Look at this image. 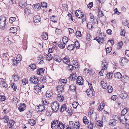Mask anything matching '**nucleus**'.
<instances>
[{"label":"nucleus","mask_w":129,"mask_h":129,"mask_svg":"<svg viewBox=\"0 0 129 129\" xmlns=\"http://www.w3.org/2000/svg\"><path fill=\"white\" fill-rule=\"evenodd\" d=\"M116 123V121L115 119H111L109 122V124L111 126H115Z\"/></svg>","instance_id":"obj_40"},{"label":"nucleus","mask_w":129,"mask_h":129,"mask_svg":"<svg viewBox=\"0 0 129 129\" xmlns=\"http://www.w3.org/2000/svg\"><path fill=\"white\" fill-rule=\"evenodd\" d=\"M59 104L57 102H55L51 104V107L52 110L54 112H56L59 109Z\"/></svg>","instance_id":"obj_3"},{"label":"nucleus","mask_w":129,"mask_h":129,"mask_svg":"<svg viewBox=\"0 0 129 129\" xmlns=\"http://www.w3.org/2000/svg\"><path fill=\"white\" fill-rule=\"evenodd\" d=\"M128 95L126 92H122L121 93L120 95V96L121 98L123 99H126Z\"/></svg>","instance_id":"obj_22"},{"label":"nucleus","mask_w":129,"mask_h":129,"mask_svg":"<svg viewBox=\"0 0 129 129\" xmlns=\"http://www.w3.org/2000/svg\"><path fill=\"white\" fill-rule=\"evenodd\" d=\"M50 20L54 22H56L57 21V18L54 15H53L50 18Z\"/></svg>","instance_id":"obj_28"},{"label":"nucleus","mask_w":129,"mask_h":129,"mask_svg":"<svg viewBox=\"0 0 129 129\" xmlns=\"http://www.w3.org/2000/svg\"><path fill=\"white\" fill-rule=\"evenodd\" d=\"M57 100L60 102H62L64 100V97L60 94H58L57 96Z\"/></svg>","instance_id":"obj_23"},{"label":"nucleus","mask_w":129,"mask_h":129,"mask_svg":"<svg viewBox=\"0 0 129 129\" xmlns=\"http://www.w3.org/2000/svg\"><path fill=\"white\" fill-rule=\"evenodd\" d=\"M90 21L94 23L95 24L96 23H98V20L97 18L96 17H94L92 14H90Z\"/></svg>","instance_id":"obj_11"},{"label":"nucleus","mask_w":129,"mask_h":129,"mask_svg":"<svg viewBox=\"0 0 129 129\" xmlns=\"http://www.w3.org/2000/svg\"><path fill=\"white\" fill-rule=\"evenodd\" d=\"M33 20L34 22L37 23L41 21V18L39 16L36 15L34 17Z\"/></svg>","instance_id":"obj_15"},{"label":"nucleus","mask_w":129,"mask_h":129,"mask_svg":"<svg viewBox=\"0 0 129 129\" xmlns=\"http://www.w3.org/2000/svg\"><path fill=\"white\" fill-rule=\"evenodd\" d=\"M0 79V81H1V87L2 88H7L8 87V85L4 81V79Z\"/></svg>","instance_id":"obj_13"},{"label":"nucleus","mask_w":129,"mask_h":129,"mask_svg":"<svg viewBox=\"0 0 129 129\" xmlns=\"http://www.w3.org/2000/svg\"><path fill=\"white\" fill-rule=\"evenodd\" d=\"M75 48L74 45L73 44H70L68 45L67 49L69 50H72L73 49Z\"/></svg>","instance_id":"obj_38"},{"label":"nucleus","mask_w":129,"mask_h":129,"mask_svg":"<svg viewBox=\"0 0 129 129\" xmlns=\"http://www.w3.org/2000/svg\"><path fill=\"white\" fill-rule=\"evenodd\" d=\"M36 87H37V88H34V89H35V90L34 91L36 92L37 91V90H38V89H41L42 88L44 87V85H43L42 84H38L36 86Z\"/></svg>","instance_id":"obj_21"},{"label":"nucleus","mask_w":129,"mask_h":129,"mask_svg":"<svg viewBox=\"0 0 129 129\" xmlns=\"http://www.w3.org/2000/svg\"><path fill=\"white\" fill-rule=\"evenodd\" d=\"M65 127L64 125L57 120H54L51 123V127L52 129H64Z\"/></svg>","instance_id":"obj_1"},{"label":"nucleus","mask_w":129,"mask_h":129,"mask_svg":"<svg viewBox=\"0 0 129 129\" xmlns=\"http://www.w3.org/2000/svg\"><path fill=\"white\" fill-rule=\"evenodd\" d=\"M61 30L58 28H57L55 30V33L57 35H59L61 34Z\"/></svg>","instance_id":"obj_64"},{"label":"nucleus","mask_w":129,"mask_h":129,"mask_svg":"<svg viewBox=\"0 0 129 129\" xmlns=\"http://www.w3.org/2000/svg\"><path fill=\"white\" fill-rule=\"evenodd\" d=\"M128 60L127 59L125 58H123L121 61L120 63V65L122 66H124L128 62Z\"/></svg>","instance_id":"obj_14"},{"label":"nucleus","mask_w":129,"mask_h":129,"mask_svg":"<svg viewBox=\"0 0 129 129\" xmlns=\"http://www.w3.org/2000/svg\"><path fill=\"white\" fill-rule=\"evenodd\" d=\"M76 35L77 37H80L82 36L81 32L80 31H77Z\"/></svg>","instance_id":"obj_61"},{"label":"nucleus","mask_w":129,"mask_h":129,"mask_svg":"<svg viewBox=\"0 0 129 129\" xmlns=\"http://www.w3.org/2000/svg\"><path fill=\"white\" fill-rule=\"evenodd\" d=\"M108 66V63L107 62L105 61H104L102 62V67L103 68L102 69L104 70H106L107 68V66Z\"/></svg>","instance_id":"obj_25"},{"label":"nucleus","mask_w":129,"mask_h":129,"mask_svg":"<svg viewBox=\"0 0 129 129\" xmlns=\"http://www.w3.org/2000/svg\"><path fill=\"white\" fill-rule=\"evenodd\" d=\"M42 38L44 40H46L48 39V34L46 32L43 33L42 36Z\"/></svg>","instance_id":"obj_44"},{"label":"nucleus","mask_w":129,"mask_h":129,"mask_svg":"<svg viewBox=\"0 0 129 129\" xmlns=\"http://www.w3.org/2000/svg\"><path fill=\"white\" fill-rule=\"evenodd\" d=\"M128 111V109L127 108H124L121 111L120 115L125 116L127 113L128 115L129 113H127Z\"/></svg>","instance_id":"obj_16"},{"label":"nucleus","mask_w":129,"mask_h":129,"mask_svg":"<svg viewBox=\"0 0 129 129\" xmlns=\"http://www.w3.org/2000/svg\"><path fill=\"white\" fill-rule=\"evenodd\" d=\"M31 9H30L29 7H28L24 9V13L26 14H29L31 12Z\"/></svg>","instance_id":"obj_31"},{"label":"nucleus","mask_w":129,"mask_h":129,"mask_svg":"<svg viewBox=\"0 0 129 129\" xmlns=\"http://www.w3.org/2000/svg\"><path fill=\"white\" fill-rule=\"evenodd\" d=\"M106 89L109 93H111L112 92L113 88L111 86L109 85L107 87Z\"/></svg>","instance_id":"obj_49"},{"label":"nucleus","mask_w":129,"mask_h":129,"mask_svg":"<svg viewBox=\"0 0 129 129\" xmlns=\"http://www.w3.org/2000/svg\"><path fill=\"white\" fill-rule=\"evenodd\" d=\"M75 14L76 16L78 18H81L83 17L82 13L81 11H78V12H76Z\"/></svg>","instance_id":"obj_18"},{"label":"nucleus","mask_w":129,"mask_h":129,"mask_svg":"<svg viewBox=\"0 0 129 129\" xmlns=\"http://www.w3.org/2000/svg\"><path fill=\"white\" fill-rule=\"evenodd\" d=\"M67 108L66 105L63 104L62 106L60 109V111L62 112L64 111H67Z\"/></svg>","instance_id":"obj_43"},{"label":"nucleus","mask_w":129,"mask_h":129,"mask_svg":"<svg viewBox=\"0 0 129 129\" xmlns=\"http://www.w3.org/2000/svg\"><path fill=\"white\" fill-rule=\"evenodd\" d=\"M67 81V80L66 79H61L59 80V82L62 85H63V84L66 83Z\"/></svg>","instance_id":"obj_41"},{"label":"nucleus","mask_w":129,"mask_h":129,"mask_svg":"<svg viewBox=\"0 0 129 129\" xmlns=\"http://www.w3.org/2000/svg\"><path fill=\"white\" fill-rule=\"evenodd\" d=\"M19 101V99L16 97H14L12 101V102L14 104H17Z\"/></svg>","instance_id":"obj_46"},{"label":"nucleus","mask_w":129,"mask_h":129,"mask_svg":"<svg viewBox=\"0 0 129 129\" xmlns=\"http://www.w3.org/2000/svg\"><path fill=\"white\" fill-rule=\"evenodd\" d=\"M28 82L27 79L26 78H24L22 80V83L23 85L27 84Z\"/></svg>","instance_id":"obj_56"},{"label":"nucleus","mask_w":129,"mask_h":129,"mask_svg":"<svg viewBox=\"0 0 129 129\" xmlns=\"http://www.w3.org/2000/svg\"><path fill=\"white\" fill-rule=\"evenodd\" d=\"M29 67L31 69H32V71H33L34 69H36V65L34 64H30Z\"/></svg>","instance_id":"obj_62"},{"label":"nucleus","mask_w":129,"mask_h":129,"mask_svg":"<svg viewBox=\"0 0 129 129\" xmlns=\"http://www.w3.org/2000/svg\"><path fill=\"white\" fill-rule=\"evenodd\" d=\"M17 30V28L15 27H11L9 30V32L12 33H15Z\"/></svg>","instance_id":"obj_29"},{"label":"nucleus","mask_w":129,"mask_h":129,"mask_svg":"<svg viewBox=\"0 0 129 129\" xmlns=\"http://www.w3.org/2000/svg\"><path fill=\"white\" fill-rule=\"evenodd\" d=\"M12 78L13 80H14L15 81H18L19 79V77L16 75H13Z\"/></svg>","instance_id":"obj_48"},{"label":"nucleus","mask_w":129,"mask_h":129,"mask_svg":"<svg viewBox=\"0 0 129 129\" xmlns=\"http://www.w3.org/2000/svg\"><path fill=\"white\" fill-rule=\"evenodd\" d=\"M115 78L117 79H120L122 77L121 74L119 72H116L114 74Z\"/></svg>","instance_id":"obj_27"},{"label":"nucleus","mask_w":129,"mask_h":129,"mask_svg":"<svg viewBox=\"0 0 129 129\" xmlns=\"http://www.w3.org/2000/svg\"><path fill=\"white\" fill-rule=\"evenodd\" d=\"M94 39L97 41L100 44V43L102 44H103L105 41L104 38L103 37H97L94 38Z\"/></svg>","instance_id":"obj_12"},{"label":"nucleus","mask_w":129,"mask_h":129,"mask_svg":"<svg viewBox=\"0 0 129 129\" xmlns=\"http://www.w3.org/2000/svg\"><path fill=\"white\" fill-rule=\"evenodd\" d=\"M17 106L18 110L20 112L23 111L26 109V105L24 103L20 104Z\"/></svg>","instance_id":"obj_7"},{"label":"nucleus","mask_w":129,"mask_h":129,"mask_svg":"<svg viewBox=\"0 0 129 129\" xmlns=\"http://www.w3.org/2000/svg\"><path fill=\"white\" fill-rule=\"evenodd\" d=\"M123 45V43L122 42H120L117 44V48L118 49H119L121 48Z\"/></svg>","instance_id":"obj_50"},{"label":"nucleus","mask_w":129,"mask_h":129,"mask_svg":"<svg viewBox=\"0 0 129 129\" xmlns=\"http://www.w3.org/2000/svg\"><path fill=\"white\" fill-rule=\"evenodd\" d=\"M15 123L14 121L13 120H9V123L8 124V126L10 128L12 127L14 125Z\"/></svg>","instance_id":"obj_34"},{"label":"nucleus","mask_w":129,"mask_h":129,"mask_svg":"<svg viewBox=\"0 0 129 129\" xmlns=\"http://www.w3.org/2000/svg\"><path fill=\"white\" fill-rule=\"evenodd\" d=\"M80 125L79 122L78 121H76V123L73 128V129H79Z\"/></svg>","instance_id":"obj_33"},{"label":"nucleus","mask_w":129,"mask_h":129,"mask_svg":"<svg viewBox=\"0 0 129 129\" xmlns=\"http://www.w3.org/2000/svg\"><path fill=\"white\" fill-rule=\"evenodd\" d=\"M78 105V103L76 102H73L72 104L73 107L74 108H76Z\"/></svg>","instance_id":"obj_57"},{"label":"nucleus","mask_w":129,"mask_h":129,"mask_svg":"<svg viewBox=\"0 0 129 129\" xmlns=\"http://www.w3.org/2000/svg\"><path fill=\"white\" fill-rule=\"evenodd\" d=\"M65 43H64V44L63 42L60 41L59 42L58 46L60 48L63 49L65 47Z\"/></svg>","instance_id":"obj_35"},{"label":"nucleus","mask_w":129,"mask_h":129,"mask_svg":"<svg viewBox=\"0 0 129 129\" xmlns=\"http://www.w3.org/2000/svg\"><path fill=\"white\" fill-rule=\"evenodd\" d=\"M53 59L56 61L59 62H60L62 60L60 57L57 56H55L54 57Z\"/></svg>","instance_id":"obj_39"},{"label":"nucleus","mask_w":129,"mask_h":129,"mask_svg":"<svg viewBox=\"0 0 129 129\" xmlns=\"http://www.w3.org/2000/svg\"><path fill=\"white\" fill-rule=\"evenodd\" d=\"M76 77L77 74L75 73H74L71 75L70 77V79L73 80L75 79Z\"/></svg>","instance_id":"obj_45"},{"label":"nucleus","mask_w":129,"mask_h":129,"mask_svg":"<svg viewBox=\"0 0 129 129\" xmlns=\"http://www.w3.org/2000/svg\"><path fill=\"white\" fill-rule=\"evenodd\" d=\"M35 109L38 111L41 112H44L45 111V107L43 105L40 104L38 106H37L35 108Z\"/></svg>","instance_id":"obj_5"},{"label":"nucleus","mask_w":129,"mask_h":129,"mask_svg":"<svg viewBox=\"0 0 129 129\" xmlns=\"http://www.w3.org/2000/svg\"><path fill=\"white\" fill-rule=\"evenodd\" d=\"M76 84L79 85H82L83 84L84 80L83 78L81 76L78 77L76 80Z\"/></svg>","instance_id":"obj_8"},{"label":"nucleus","mask_w":129,"mask_h":129,"mask_svg":"<svg viewBox=\"0 0 129 129\" xmlns=\"http://www.w3.org/2000/svg\"><path fill=\"white\" fill-rule=\"evenodd\" d=\"M68 38L66 37H64L62 38V42L64 44H66L68 42Z\"/></svg>","instance_id":"obj_47"},{"label":"nucleus","mask_w":129,"mask_h":129,"mask_svg":"<svg viewBox=\"0 0 129 129\" xmlns=\"http://www.w3.org/2000/svg\"><path fill=\"white\" fill-rule=\"evenodd\" d=\"M87 26L88 28L90 29L92 28L93 26L91 23V22H88L87 24Z\"/></svg>","instance_id":"obj_63"},{"label":"nucleus","mask_w":129,"mask_h":129,"mask_svg":"<svg viewBox=\"0 0 129 129\" xmlns=\"http://www.w3.org/2000/svg\"><path fill=\"white\" fill-rule=\"evenodd\" d=\"M63 61L64 63L69 65L70 64V59L67 57H65L63 58Z\"/></svg>","instance_id":"obj_17"},{"label":"nucleus","mask_w":129,"mask_h":129,"mask_svg":"<svg viewBox=\"0 0 129 129\" xmlns=\"http://www.w3.org/2000/svg\"><path fill=\"white\" fill-rule=\"evenodd\" d=\"M106 81H102L101 83V86L104 89H106L108 86Z\"/></svg>","instance_id":"obj_26"},{"label":"nucleus","mask_w":129,"mask_h":129,"mask_svg":"<svg viewBox=\"0 0 129 129\" xmlns=\"http://www.w3.org/2000/svg\"><path fill=\"white\" fill-rule=\"evenodd\" d=\"M64 85H59L57 86L56 89L58 93L61 94L64 92Z\"/></svg>","instance_id":"obj_6"},{"label":"nucleus","mask_w":129,"mask_h":129,"mask_svg":"<svg viewBox=\"0 0 129 129\" xmlns=\"http://www.w3.org/2000/svg\"><path fill=\"white\" fill-rule=\"evenodd\" d=\"M74 68L73 66L71 65H69L68 67V70L70 71H72L73 70Z\"/></svg>","instance_id":"obj_58"},{"label":"nucleus","mask_w":129,"mask_h":129,"mask_svg":"<svg viewBox=\"0 0 129 129\" xmlns=\"http://www.w3.org/2000/svg\"><path fill=\"white\" fill-rule=\"evenodd\" d=\"M11 87H12L14 90H15L17 88V86L16 84L13 83H12L11 84Z\"/></svg>","instance_id":"obj_60"},{"label":"nucleus","mask_w":129,"mask_h":129,"mask_svg":"<svg viewBox=\"0 0 129 129\" xmlns=\"http://www.w3.org/2000/svg\"><path fill=\"white\" fill-rule=\"evenodd\" d=\"M93 88H91V89H89V88H88L87 89L86 91V92L88 96L89 97H91L93 96L94 95V91H93Z\"/></svg>","instance_id":"obj_10"},{"label":"nucleus","mask_w":129,"mask_h":129,"mask_svg":"<svg viewBox=\"0 0 129 129\" xmlns=\"http://www.w3.org/2000/svg\"><path fill=\"white\" fill-rule=\"evenodd\" d=\"M38 60L40 64H42L44 62V59L42 56H39L38 58Z\"/></svg>","instance_id":"obj_19"},{"label":"nucleus","mask_w":129,"mask_h":129,"mask_svg":"<svg viewBox=\"0 0 129 129\" xmlns=\"http://www.w3.org/2000/svg\"><path fill=\"white\" fill-rule=\"evenodd\" d=\"M52 95V93L48 91H47L46 93V96L48 97H51Z\"/></svg>","instance_id":"obj_59"},{"label":"nucleus","mask_w":129,"mask_h":129,"mask_svg":"<svg viewBox=\"0 0 129 129\" xmlns=\"http://www.w3.org/2000/svg\"><path fill=\"white\" fill-rule=\"evenodd\" d=\"M112 76V73H109L106 75V79H109L111 78Z\"/></svg>","instance_id":"obj_52"},{"label":"nucleus","mask_w":129,"mask_h":129,"mask_svg":"<svg viewBox=\"0 0 129 129\" xmlns=\"http://www.w3.org/2000/svg\"><path fill=\"white\" fill-rule=\"evenodd\" d=\"M6 18L4 16H2L0 17V28H4L6 25Z\"/></svg>","instance_id":"obj_4"},{"label":"nucleus","mask_w":129,"mask_h":129,"mask_svg":"<svg viewBox=\"0 0 129 129\" xmlns=\"http://www.w3.org/2000/svg\"><path fill=\"white\" fill-rule=\"evenodd\" d=\"M93 124L92 122L91 121L90 122L87 126L88 129H93Z\"/></svg>","instance_id":"obj_51"},{"label":"nucleus","mask_w":129,"mask_h":129,"mask_svg":"<svg viewBox=\"0 0 129 129\" xmlns=\"http://www.w3.org/2000/svg\"><path fill=\"white\" fill-rule=\"evenodd\" d=\"M44 55L46 56V59L49 61L50 60L52 59V56L51 54L50 53H48L47 54H45Z\"/></svg>","instance_id":"obj_20"},{"label":"nucleus","mask_w":129,"mask_h":129,"mask_svg":"<svg viewBox=\"0 0 129 129\" xmlns=\"http://www.w3.org/2000/svg\"><path fill=\"white\" fill-rule=\"evenodd\" d=\"M83 123L85 124H88L89 123V121L86 116H84L83 119Z\"/></svg>","instance_id":"obj_42"},{"label":"nucleus","mask_w":129,"mask_h":129,"mask_svg":"<svg viewBox=\"0 0 129 129\" xmlns=\"http://www.w3.org/2000/svg\"><path fill=\"white\" fill-rule=\"evenodd\" d=\"M36 123V121L33 119H30L28 121V123L31 126L34 125Z\"/></svg>","instance_id":"obj_37"},{"label":"nucleus","mask_w":129,"mask_h":129,"mask_svg":"<svg viewBox=\"0 0 129 129\" xmlns=\"http://www.w3.org/2000/svg\"><path fill=\"white\" fill-rule=\"evenodd\" d=\"M38 80V77L34 76L30 78V82L32 83L36 84H37L39 82Z\"/></svg>","instance_id":"obj_9"},{"label":"nucleus","mask_w":129,"mask_h":129,"mask_svg":"<svg viewBox=\"0 0 129 129\" xmlns=\"http://www.w3.org/2000/svg\"><path fill=\"white\" fill-rule=\"evenodd\" d=\"M71 91L75 90L76 87L75 86L73 85H70L69 87Z\"/></svg>","instance_id":"obj_55"},{"label":"nucleus","mask_w":129,"mask_h":129,"mask_svg":"<svg viewBox=\"0 0 129 129\" xmlns=\"http://www.w3.org/2000/svg\"><path fill=\"white\" fill-rule=\"evenodd\" d=\"M127 113L125 116L120 115L119 117L120 121L124 124H126L127 122V120L129 118V114L128 115Z\"/></svg>","instance_id":"obj_2"},{"label":"nucleus","mask_w":129,"mask_h":129,"mask_svg":"<svg viewBox=\"0 0 129 129\" xmlns=\"http://www.w3.org/2000/svg\"><path fill=\"white\" fill-rule=\"evenodd\" d=\"M74 45H75V46L76 47V48L77 49L79 48L80 45L78 41H76L75 42Z\"/></svg>","instance_id":"obj_54"},{"label":"nucleus","mask_w":129,"mask_h":129,"mask_svg":"<svg viewBox=\"0 0 129 129\" xmlns=\"http://www.w3.org/2000/svg\"><path fill=\"white\" fill-rule=\"evenodd\" d=\"M44 70L43 68L38 69L37 71V74L38 75H42L43 73Z\"/></svg>","instance_id":"obj_36"},{"label":"nucleus","mask_w":129,"mask_h":129,"mask_svg":"<svg viewBox=\"0 0 129 129\" xmlns=\"http://www.w3.org/2000/svg\"><path fill=\"white\" fill-rule=\"evenodd\" d=\"M105 106V104L104 103H101L99 106L98 109V110L100 111H102L103 109Z\"/></svg>","instance_id":"obj_32"},{"label":"nucleus","mask_w":129,"mask_h":129,"mask_svg":"<svg viewBox=\"0 0 129 129\" xmlns=\"http://www.w3.org/2000/svg\"><path fill=\"white\" fill-rule=\"evenodd\" d=\"M103 122L101 121L100 120L97 121L96 123L97 125L100 127H102L103 126Z\"/></svg>","instance_id":"obj_53"},{"label":"nucleus","mask_w":129,"mask_h":129,"mask_svg":"<svg viewBox=\"0 0 129 129\" xmlns=\"http://www.w3.org/2000/svg\"><path fill=\"white\" fill-rule=\"evenodd\" d=\"M122 81L123 82H126L128 79V77L126 75H124L121 78Z\"/></svg>","instance_id":"obj_24"},{"label":"nucleus","mask_w":129,"mask_h":129,"mask_svg":"<svg viewBox=\"0 0 129 129\" xmlns=\"http://www.w3.org/2000/svg\"><path fill=\"white\" fill-rule=\"evenodd\" d=\"M1 119L5 123H7L9 120V118L7 115L5 116L3 118H1Z\"/></svg>","instance_id":"obj_30"}]
</instances>
